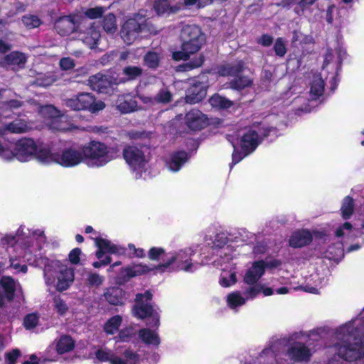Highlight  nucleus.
Masks as SVG:
<instances>
[{"mask_svg": "<svg viewBox=\"0 0 364 364\" xmlns=\"http://www.w3.org/2000/svg\"><path fill=\"white\" fill-rule=\"evenodd\" d=\"M363 318L364 310L360 318L346 323L336 331V338L341 342L336 346L338 355L347 361L356 360L364 355V341L357 335L358 326Z\"/></svg>", "mask_w": 364, "mask_h": 364, "instance_id": "obj_1", "label": "nucleus"}, {"mask_svg": "<svg viewBox=\"0 0 364 364\" xmlns=\"http://www.w3.org/2000/svg\"><path fill=\"white\" fill-rule=\"evenodd\" d=\"M181 50L173 53L176 60H186L190 55L198 52L205 43V36L196 25H186L181 31Z\"/></svg>", "mask_w": 364, "mask_h": 364, "instance_id": "obj_2", "label": "nucleus"}, {"mask_svg": "<svg viewBox=\"0 0 364 364\" xmlns=\"http://www.w3.org/2000/svg\"><path fill=\"white\" fill-rule=\"evenodd\" d=\"M84 161L91 168H100L107 165L117 156L115 149L108 147L99 141H91L82 147Z\"/></svg>", "mask_w": 364, "mask_h": 364, "instance_id": "obj_3", "label": "nucleus"}, {"mask_svg": "<svg viewBox=\"0 0 364 364\" xmlns=\"http://www.w3.org/2000/svg\"><path fill=\"white\" fill-rule=\"evenodd\" d=\"M194 254V250L191 247L168 253L164 262L156 265V269L159 273L181 270L193 272L197 268V264L193 263L191 259Z\"/></svg>", "mask_w": 364, "mask_h": 364, "instance_id": "obj_4", "label": "nucleus"}, {"mask_svg": "<svg viewBox=\"0 0 364 364\" xmlns=\"http://www.w3.org/2000/svg\"><path fill=\"white\" fill-rule=\"evenodd\" d=\"M156 28L140 14L134 15L125 21L121 29V37L128 45L132 44L140 36L156 34Z\"/></svg>", "mask_w": 364, "mask_h": 364, "instance_id": "obj_5", "label": "nucleus"}, {"mask_svg": "<svg viewBox=\"0 0 364 364\" xmlns=\"http://www.w3.org/2000/svg\"><path fill=\"white\" fill-rule=\"evenodd\" d=\"M43 272L48 286L54 284L57 279L55 287L58 291L68 289L74 281V269L58 262L46 266Z\"/></svg>", "mask_w": 364, "mask_h": 364, "instance_id": "obj_6", "label": "nucleus"}, {"mask_svg": "<svg viewBox=\"0 0 364 364\" xmlns=\"http://www.w3.org/2000/svg\"><path fill=\"white\" fill-rule=\"evenodd\" d=\"M272 131H274L272 127L259 129L258 132L253 129L247 131L240 139L242 151H238L235 146L232 144L234 151L232 156V164L239 163L244 157L255 151L260 142L259 138L267 136Z\"/></svg>", "mask_w": 364, "mask_h": 364, "instance_id": "obj_7", "label": "nucleus"}, {"mask_svg": "<svg viewBox=\"0 0 364 364\" xmlns=\"http://www.w3.org/2000/svg\"><path fill=\"white\" fill-rule=\"evenodd\" d=\"M64 104L73 110H89L92 113L101 111L105 107L104 102L101 100L96 101L95 97L88 92H82L65 99L64 100Z\"/></svg>", "mask_w": 364, "mask_h": 364, "instance_id": "obj_8", "label": "nucleus"}, {"mask_svg": "<svg viewBox=\"0 0 364 364\" xmlns=\"http://www.w3.org/2000/svg\"><path fill=\"white\" fill-rule=\"evenodd\" d=\"M152 299V294L149 291L143 294H137L135 301L136 305L133 307L132 311L135 316L139 318H149L150 326H158L159 325V315L153 306L148 303Z\"/></svg>", "mask_w": 364, "mask_h": 364, "instance_id": "obj_9", "label": "nucleus"}, {"mask_svg": "<svg viewBox=\"0 0 364 364\" xmlns=\"http://www.w3.org/2000/svg\"><path fill=\"white\" fill-rule=\"evenodd\" d=\"M95 358L100 362H109L110 364H140V355L133 350L127 348L117 356L109 348H100L95 352Z\"/></svg>", "mask_w": 364, "mask_h": 364, "instance_id": "obj_10", "label": "nucleus"}, {"mask_svg": "<svg viewBox=\"0 0 364 364\" xmlns=\"http://www.w3.org/2000/svg\"><path fill=\"white\" fill-rule=\"evenodd\" d=\"M82 161H84L82 149L69 147L57 154L56 164L65 168L78 166Z\"/></svg>", "mask_w": 364, "mask_h": 364, "instance_id": "obj_11", "label": "nucleus"}, {"mask_svg": "<svg viewBox=\"0 0 364 364\" xmlns=\"http://www.w3.org/2000/svg\"><path fill=\"white\" fill-rule=\"evenodd\" d=\"M78 38L87 47L93 49L97 47L100 39V32L92 23L83 21L80 26Z\"/></svg>", "mask_w": 364, "mask_h": 364, "instance_id": "obj_12", "label": "nucleus"}, {"mask_svg": "<svg viewBox=\"0 0 364 364\" xmlns=\"http://www.w3.org/2000/svg\"><path fill=\"white\" fill-rule=\"evenodd\" d=\"M36 151V145L33 140L31 139H23L16 144L15 149L13 151V159L16 158L20 161H27L34 156Z\"/></svg>", "mask_w": 364, "mask_h": 364, "instance_id": "obj_13", "label": "nucleus"}, {"mask_svg": "<svg viewBox=\"0 0 364 364\" xmlns=\"http://www.w3.org/2000/svg\"><path fill=\"white\" fill-rule=\"evenodd\" d=\"M123 156L129 166L134 171L142 170L146 164L144 153L136 146L125 148Z\"/></svg>", "mask_w": 364, "mask_h": 364, "instance_id": "obj_14", "label": "nucleus"}, {"mask_svg": "<svg viewBox=\"0 0 364 364\" xmlns=\"http://www.w3.org/2000/svg\"><path fill=\"white\" fill-rule=\"evenodd\" d=\"M16 287V282L10 277H3L0 279V307L6 301H11L14 299Z\"/></svg>", "mask_w": 364, "mask_h": 364, "instance_id": "obj_15", "label": "nucleus"}, {"mask_svg": "<svg viewBox=\"0 0 364 364\" xmlns=\"http://www.w3.org/2000/svg\"><path fill=\"white\" fill-rule=\"evenodd\" d=\"M41 112L43 115L48 118L52 119L51 127L58 130L67 131L70 130V127L64 126L63 117L60 116V111L58 110L54 106L51 105L42 107Z\"/></svg>", "mask_w": 364, "mask_h": 364, "instance_id": "obj_16", "label": "nucleus"}, {"mask_svg": "<svg viewBox=\"0 0 364 364\" xmlns=\"http://www.w3.org/2000/svg\"><path fill=\"white\" fill-rule=\"evenodd\" d=\"M266 264L264 261L255 262L252 267L246 272L243 281L246 284H254L258 283L257 282L264 274L265 271Z\"/></svg>", "mask_w": 364, "mask_h": 364, "instance_id": "obj_17", "label": "nucleus"}, {"mask_svg": "<svg viewBox=\"0 0 364 364\" xmlns=\"http://www.w3.org/2000/svg\"><path fill=\"white\" fill-rule=\"evenodd\" d=\"M205 115L198 109H191L185 117L187 126L193 130L203 129L208 124Z\"/></svg>", "mask_w": 364, "mask_h": 364, "instance_id": "obj_18", "label": "nucleus"}, {"mask_svg": "<svg viewBox=\"0 0 364 364\" xmlns=\"http://www.w3.org/2000/svg\"><path fill=\"white\" fill-rule=\"evenodd\" d=\"M313 240L311 232L307 230L295 231L289 240V246L293 248H301L309 245Z\"/></svg>", "mask_w": 364, "mask_h": 364, "instance_id": "obj_19", "label": "nucleus"}, {"mask_svg": "<svg viewBox=\"0 0 364 364\" xmlns=\"http://www.w3.org/2000/svg\"><path fill=\"white\" fill-rule=\"evenodd\" d=\"M289 357L294 361H308L311 353L304 343H296L287 350Z\"/></svg>", "mask_w": 364, "mask_h": 364, "instance_id": "obj_20", "label": "nucleus"}, {"mask_svg": "<svg viewBox=\"0 0 364 364\" xmlns=\"http://www.w3.org/2000/svg\"><path fill=\"white\" fill-rule=\"evenodd\" d=\"M206 93V89L202 83H196L187 90L186 101L190 104L198 103L205 97Z\"/></svg>", "mask_w": 364, "mask_h": 364, "instance_id": "obj_21", "label": "nucleus"}, {"mask_svg": "<svg viewBox=\"0 0 364 364\" xmlns=\"http://www.w3.org/2000/svg\"><path fill=\"white\" fill-rule=\"evenodd\" d=\"M30 128L26 121L22 119H16L11 122L4 124L0 129V134H22L28 132Z\"/></svg>", "mask_w": 364, "mask_h": 364, "instance_id": "obj_22", "label": "nucleus"}, {"mask_svg": "<svg viewBox=\"0 0 364 364\" xmlns=\"http://www.w3.org/2000/svg\"><path fill=\"white\" fill-rule=\"evenodd\" d=\"M115 105L117 109L123 114L129 113L138 109L137 102L129 95L119 96Z\"/></svg>", "mask_w": 364, "mask_h": 364, "instance_id": "obj_23", "label": "nucleus"}, {"mask_svg": "<svg viewBox=\"0 0 364 364\" xmlns=\"http://www.w3.org/2000/svg\"><path fill=\"white\" fill-rule=\"evenodd\" d=\"M55 29L60 36L72 33L76 29L75 18L70 16L60 18L55 23Z\"/></svg>", "mask_w": 364, "mask_h": 364, "instance_id": "obj_24", "label": "nucleus"}, {"mask_svg": "<svg viewBox=\"0 0 364 364\" xmlns=\"http://www.w3.org/2000/svg\"><path fill=\"white\" fill-rule=\"evenodd\" d=\"M104 296L106 301L112 305H122L124 304V291L121 288H109L105 291Z\"/></svg>", "mask_w": 364, "mask_h": 364, "instance_id": "obj_25", "label": "nucleus"}, {"mask_svg": "<svg viewBox=\"0 0 364 364\" xmlns=\"http://www.w3.org/2000/svg\"><path fill=\"white\" fill-rule=\"evenodd\" d=\"M188 161V154L186 151H178L173 154L170 161L168 163V169L176 172L179 171L181 166Z\"/></svg>", "mask_w": 364, "mask_h": 364, "instance_id": "obj_26", "label": "nucleus"}, {"mask_svg": "<svg viewBox=\"0 0 364 364\" xmlns=\"http://www.w3.org/2000/svg\"><path fill=\"white\" fill-rule=\"evenodd\" d=\"M26 61L25 55L20 52H11L5 57L4 62H0V65H6L12 66L13 68L18 67L23 68Z\"/></svg>", "mask_w": 364, "mask_h": 364, "instance_id": "obj_27", "label": "nucleus"}, {"mask_svg": "<svg viewBox=\"0 0 364 364\" xmlns=\"http://www.w3.org/2000/svg\"><path fill=\"white\" fill-rule=\"evenodd\" d=\"M156 266H153L152 267H150L146 264H143L141 263L135 264L126 267L124 269V272L129 277H134L146 274L151 271H156L159 272V271L156 269Z\"/></svg>", "mask_w": 364, "mask_h": 364, "instance_id": "obj_28", "label": "nucleus"}, {"mask_svg": "<svg viewBox=\"0 0 364 364\" xmlns=\"http://www.w3.org/2000/svg\"><path fill=\"white\" fill-rule=\"evenodd\" d=\"M33 157L43 164H49L56 163L57 154H52L46 147L36 148Z\"/></svg>", "mask_w": 364, "mask_h": 364, "instance_id": "obj_29", "label": "nucleus"}, {"mask_svg": "<svg viewBox=\"0 0 364 364\" xmlns=\"http://www.w3.org/2000/svg\"><path fill=\"white\" fill-rule=\"evenodd\" d=\"M337 55L338 56L336 58L333 50H328L324 56L323 69L331 64L332 65V69L338 70L341 64L342 58L345 55V52L339 50L337 53Z\"/></svg>", "mask_w": 364, "mask_h": 364, "instance_id": "obj_30", "label": "nucleus"}, {"mask_svg": "<svg viewBox=\"0 0 364 364\" xmlns=\"http://www.w3.org/2000/svg\"><path fill=\"white\" fill-rule=\"evenodd\" d=\"M95 244L98 248L104 250L106 253L121 254L124 252L122 248L103 238H96Z\"/></svg>", "mask_w": 364, "mask_h": 364, "instance_id": "obj_31", "label": "nucleus"}, {"mask_svg": "<svg viewBox=\"0 0 364 364\" xmlns=\"http://www.w3.org/2000/svg\"><path fill=\"white\" fill-rule=\"evenodd\" d=\"M139 338L146 344L158 346L160 339L157 333L149 328H142L139 331Z\"/></svg>", "mask_w": 364, "mask_h": 364, "instance_id": "obj_32", "label": "nucleus"}, {"mask_svg": "<svg viewBox=\"0 0 364 364\" xmlns=\"http://www.w3.org/2000/svg\"><path fill=\"white\" fill-rule=\"evenodd\" d=\"M324 90V82L318 75H314L311 84L310 95L314 100L323 95Z\"/></svg>", "mask_w": 364, "mask_h": 364, "instance_id": "obj_33", "label": "nucleus"}, {"mask_svg": "<svg viewBox=\"0 0 364 364\" xmlns=\"http://www.w3.org/2000/svg\"><path fill=\"white\" fill-rule=\"evenodd\" d=\"M354 200L350 196L345 197L341 205V214L344 220L349 219L354 212Z\"/></svg>", "mask_w": 364, "mask_h": 364, "instance_id": "obj_34", "label": "nucleus"}, {"mask_svg": "<svg viewBox=\"0 0 364 364\" xmlns=\"http://www.w3.org/2000/svg\"><path fill=\"white\" fill-rule=\"evenodd\" d=\"M75 343L71 337L63 336L58 341L56 350L60 354H63L72 350L74 348Z\"/></svg>", "mask_w": 364, "mask_h": 364, "instance_id": "obj_35", "label": "nucleus"}, {"mask_svg": "<svg viewBox=\"0 0 364 364\" xmlns=\"http://www.w3.org/2000/svg\"><path fill=\"white\" fill-rule=\"evenodd\" d=\"M246 301V299L238 291L229 294L227 296V303L231 309H235L237 307L244 305Z\"/></svg>", "mask_w": 364, "mask_h": 364, "instance_id": "obj_36", "label": "nucleus"}, {"mask_svg": "<svg viewBox=\"0 0 364 364\" xmlns=\"http://www.w3.org/2000/svg\"><path fill=\"white\" fill-rule=\"evenodd\" d=\"M209 102L212 107L218 109H228L233 105L231 100L217 94L210 98Z\"/></svg>", "mask_w": 364, "mask_h": 364, "instance_id": "obj_37", "label": "nucleus"}, {"mask_svg": "<svg viewBox=\"0 0 364 364\" xmlns=\"http://www.w3.org/2000/svg\"><path fill=\"white\" fill-rule=\"evenodd\" d=\"M242 68L243 63L242 62H239L234 65L228 64L222 66L219 69L218 73L221 76L235 75L240 73L242 70Z\"/></svg>", "mask_w": 364, "mask_h": 364, "instance_id": "obj_38", "label": "nucleus"}, {"mask_svg": "<svg viewBox=\"0 0 364 364\" xmlns=\"http://www.w3.org/2000/svg\"><path fill=\"white\" fill-rule=\"evenodd\" d=\"M122 318L120 316L117 315L110 318L105 324L104 330L107 333L114 334L118 331L121 325Z\"/></svg>", "mask_w": 364, "mask_h": 364, "instance_id": "obj_39", "label": "nucleus"}, {"mask_svg": "<svg viewBox=\"0 0 364 364\" xmlns=\"http://www.w3.org/2000/svg\"><path fill=\"white\" fill-rule=\"evenodd\" d=\"M57 80V77L50 73H47L45 74L39 75L36 80L34 84L39 87H48L51 85Z\"/></svg>", "mask_w": 364, "mask_h": 364, "instance_id": "obj_40", "label": "nucleus"}, {"mask_svg": "<svg viewBox=\"0 0 364 364\" xmlns=\"http://www.w3.org/2000/svg\"><path fill=\"white\" fill-rule=\"evenodd\" d=\"M248 287L244 289L243 295L246 300L254 299L263 289V285L259 283L254 284H247Z\"/></svg>", "mask_w": 364, "mask_h": 364, "instance_id": "obj_41", "label": "nucleus"}, {"mask_svg": "<svg viewBox=\"0 0 364 364\" xmlns=\"http://www.w3.org/2000/svg\"><path fill=\"white\" fill-rule=\"evenodd\" d=\"M252 83V80L250 79L248 77L242 76L235 77L234 80H232L230 82V87L234 90H241L242 89H245V87L250 86Z\"/></svg>", "mask_w": 364, "mask_h": 364, "instance_id": "obj_42", "label": "nucleus"}, {"mask_svg": "<svg viewBox=\"0 0 364 364\" xmlns=\"http://www.w3.org/2000/svg\"><path fill=\"white\" fill-rule=\"evenodd\" d=\"M156 104H168L172 100V94L166 87H163L154 96Z\"/></svg>", "mask_w": 364, "mask_h": 364, "instance_id": "obj_43", "label": "nucleus"}, {"mask_svg": "<svg viewBox=\"0 0 364 364\" xmlns=\"http://www.w3.org/2000/svg\"><path fill=\"white\" fill-rule=\"evenodd\" d=\"M237 281L235 272L223 271L219 283L223 287H229L234 284Z\"/></svg>", "mask_w": 364, "mask_h": 364, "instance_id": "obj_44", "label": "nucleus"}, {"mask_svg": "<svg viewBox=\"0 0 364 364\" xmlns=\"http://www.w3.org/2000/svg\"><path fill=\"white\" fill-rule=\"evenodd\" d=\"M102 26L106 32L114 33L117 30L116 17L113 14H108L104 17Z\"/></svg>", "mask_w": 364, "mask_h": 364, "instance_id": "obj_45", "label": "nucleus"}, {"mask_svg": "<svg viewBox=\"0 0 364 364\" xmlns=\"http://www.w3.org/2000/svg\"><path fill=\"white\" fill-rule=\"evenodd\" d=\"M123 74L128 80H134L142 74V68L138 66H126L123 68Z\"/></svg>", "mask_w": 364, "mask_h": 364, "instance_id": "obj_46", "label": "nucleus"}, {"mask_svg": "<svg viewBox=\"0 0 364 364\" xmlns=\"http://www.w3.org/2000/svg\"><path fill=\"white\" fill-rule=\"evenodd\" d=\"M145 65L149 68L156 69L159 66V58L156 52H148L144 57Z\"/></svg>", "mask_w": 364, "mask_h": 364, "instance_id": "obj_47", "label": "nucleus"}, {"mask_svg": "<svg viewBox=\"0 0 364 364\" xmlns=\"http://www.w3.org/2000/svg\"><path fill=\"white\" fill-rule=\"evenodd\" d=\"M204 59L202 55H200L197 58H196L193 60H191L188 63H185L182 65H181L178 67V70L180 71H187L196 68H198L202 65L203 63Z\"/></svg>", "mask_w": 364, "mask_h": 364, "instance_id": "obj_48", "label": "nucleus"}, {"mask_svg": "<svg viewBox=\"0 0 364 364\" xmlns=\"http://www.w3.org/2000/svg\"><path fill=\"white\" fill-rule=\"evenodd\" d=\"M105 280L103 276L96 272H89L87 274L86 282L91 287H99Z\"/></svg>", "mask_w": 364, "mask_h": 364, "instance_id": "obj_49", "label": "nucleus"}, {"mask_svg": "<svg viewBox=\"0 0 364 364\" xmlns=\"http://www.w3.org/2000/svg\"><path fill=\"white\" fill-rule=\"evenodd\" d=\"M39 322V316L37 314L32 313L26 315L24 318L23 325L26 329L35 328Z\"/></svg>", "mask_w": 364, "mask_h": 364, "instance_id": "obj_50", "label": "nucleus"}, {"mask_svg": "<svg viewBox=\"0 0 364 364\" xmlns=\"http://www.w3.org/2000/svg\"><path fill=\"white\" fill-rule=\"evenodd\" d=\"M53 306L55 310L61 316L65 315L68 310L67 304L60 296L53 298Z\"/></svg>", "mask_w": 364, "mask_h": 364, "instance_id": "obj_51", "label": "nucleus"}, {"mask_svg": "<svg viewBox=\"0 0 364 364\" xmlns=\"http://www.w3.org/2000/svg\"><path fill=\"white\" fill-rule=\"evenodd\" d=\"M22 22L29 29L36 28L41 24L40 19L33 15L23 16Z\"/></svg>", "mask_w": 364, "mask_h": 364, "instance_id": "obj_52", "label": "nucleus"}, {"mask_svg": "<svg viewBox=\"0 0 364 364\" xmlns=\"http://www.w3.org/2000/svg\"><path fill=\"white\" fill-rule=\"evenodd\" d=\"M166 255H165V250L161 247H151L148 252L149 258L154 261L159 260L161 256L166 257ZM164 259L166 257L163 259L164 261Z\"/></svg>", "mask_w": 364, "mask_h": 364, "instance_id": "obj_53", "label": "nucleus"}, {"mask_svg": "<svg viewBox=\"0 0 364 364\" xmlns=\"http://www.w3.org/2000/svg\"><path fill=\"white\" fill-rule=\"evenodd\" d=\"M352 228L353 226L351 223L346 222L342 225L336 228L335 235L338 237L347 236L351 232Z\"/></svg>", "mask_w": 364, "mask_h": 364, "instance_id": "obj_54", "label": "nucleus"}, {"mask_svg": "<svg viewBox=\"0 0 364 364\" xmlns=\"http://www.w3.org/2000/svg\"><path fill=\"white\" fill-rule=\"evenodd\" d=\"M89 84L94 90L102 92L101 88L103 85L102 77L100 75L91 76L89 80Z\"/></svg>", "mask_w": 364, "mask_h": 364, "instance_id": "obj_55", "label": "nucleus"}, {"mask_svg": "<svg viewBox=\"0 0 364 364\" xmlns=\"http://www.w3.org/2000/svg\"><path fill=\"white\" fill-rule=\"evenodd\" d=\"M274 49L277 55L283 57L287 53L286 45L282 38H278L274 43Z\"/></svg>", "mask_w": 364, "mask_h": 364, "instance_id": "obj_56", "label": "nucleus"}, {"mask_svg": "<svg viewBox=\"0 0 364 364\" xmlns=\"http://www.w3.org/2000/svg\"><path fill=\"white\" fill-rule=\"evenodd\" d=\"M154 9L159 15L166 12L169 8V4L167 0H156L154 1Z\"/></svg>", "mask_w": 364, "mask_h": 364, "instance_id": "obj_57", "label": "nucleus"}, {"mask_svg": "<svg viewBox=\"0 0 364 364\" xmlns=\"http://www.w3.org/2000/svg\"><path fill=\"white\" fill-rule=\"evenodd\" d=\"M104 13V9L100 6L88 9L85 14L87 17L91 19L97 18L100 17Z\"/></svg>", "mask_w": 364, "mask_h": 364, "instance_id": "obj_58", "label": "nucleus"}, {"mask_svg": "<svg viewBox=\"0 0 364 364\" xmlns=\"http://www.w3.org/2000/svg\"><path fill=\"white\" fill-rule=\"evenodd\" d=\"M275 346H272L269 348H267L264 349L258 357L259 362H263L264 363L266 357L270 359H273L275 355Z\"/></svg>", "mask_w": 364, "mask_h": 364, "instance_id": "obj_59", "label": "nucleus"}, {"mask_svg": "<svg viewBox=\"0 0 364 364\" xmlns=\"http://www.w3.org/2000/svg\"><path fill=\"white\" fill-rule=\"evenodd\" d=\"M134 334L135 333L132 328H126L120 331L118 338L122 342H127Z\"/></svg>", "mask_w": 364, "mask_h": 364, "instance_id": "obj_60", "label": "nucleus"}, {"mask_svg": "<svg viewBox=\"0 0 364 364\" xmlns=\"http://www.w3.org/2000/svg\"><path fill=\"white\" fill-rule=\"evenodd\" d=\"M23 102L18 100H11L8 102H4L0 107L2 109H15L22 107Z\"/></svg>", "mask_w": 364, "mask_h": 364, "instance_id": "obj_61", "label": "nucleus"}, {"mask_svg": "<svg viewBox=\"0 0 364 364\" xmlns=\"http://www.w3.org/2000/svg\"><path fill=\"white\" fill-rule=\"evenodd\" d=\"M60 68L63 70H69L75 66V61L70 58H63L60 60Z\"/></svg>", "mask_w": 364, "mask_h": 364, "instance_id": "obj_62", "label": "nucleus"}, {"mask_svg": "<svg viewBox=\"0 0 364 364\" xmlns=\"http://www.w3.org/2000/svg\"><path fill=\"white\" fill-rule=\"evenodd\" d=\"M228 241V239L224 233L218 234L213 242V246L215 247L222 248L227 244Z\"/></svg>", "mask_w": 364, "mask_h": 364, "instance_id": "obj_63", "label": "nucleus"}, {"mask_svg": "<svg viewBox=\"0 0 364 364\" xmlns=\"http://www.w3.org/2000/svg\"><path fill=\"white\" fill-rule=\"evenodd\" d=\"M81 254V250L80 248H75L70 251L68 257L69 260L72 264H77L80 262V255Z\"/></svg>", "mask_w": 364, "mask_h": 364, "instance_id": "obj_64", "label": "nucleus"}]
</instances>
